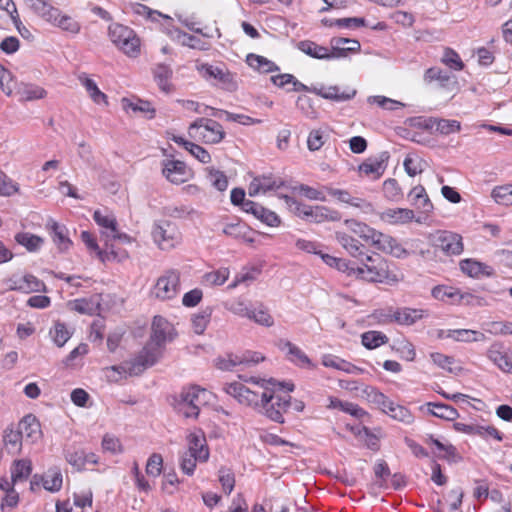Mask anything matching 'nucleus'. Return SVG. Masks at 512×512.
<instances>
[{
  "mask_svg": "<svg viewBox=\"0 0 512 512\" xmlns=\"http://www.w3.org/2000/svg\"><path fill=\"white\" fill-rule=\"evenodd\" d=\"M244 381L254 384L257 389L252 390L242 383L232 382L226 384L223 390L240 404L253 408L272 421L283 423V414L291 405V397L275 395L274 390L269 388V385H275V380L272 378L266 380L250 377Z\"/></svg>",
  "mask_w": 512,
  "mask_h": 512,
  "instance_id": "f257e3e1",
  "label": "nucleus"
},
{
  "mask_svg": "<svg viewBox=\"0 0 512 512\" xmlns=\"http://www.w3.org/2000/svg\"><path fill=\"white\" fill-rule=\"evenodd\" d=\"M150 341L130 362L129 373L141 374L145 369L153 366L162 354V346L174 339L176 333L171 322H152Z\"/></svg>",
  "mask_w": 512,
  "mask_h": 512,
  "instance_id": "f03ea898",
  "label": "nucleus"
},
{
  "mask_svg": "<svg viewBox=\"0 0 512 512\" xmlns=\"http://www.w3.org/2000/svg\"><path fill=\"white\" fill-rule=\"evenodd\" d=\"M287 208L296 216L313 223H323L326 221H339L341 215L338 211L326 206H310L297 201L288 195H281Z\"/></svg>",
  "mask_w": 512,
  "mask_h": 512,
  "instance_id": "7ed1b4c3",
  "label": "nucleus"
},
{
  "mask_svg": "<svg viewBox=\"0 0 512 512\" xmlns=\"http://www.w3.org/2000/svg\"><path fill=\"white\" fill-rule=\"evenodd\" d=\"M358 259L360 264L355 265L354 271L356 278L370 282H383L388 277V264L381 255L364 253Z\"/></svg>",
  "mask_w": 512,
  "mask_h": 512,
  "instance_id": "20e7f679",
  "label": "nucleus"
},
{
  "mask_svg": "<svg viewBox=\"0 0 512 512\" xmlns=\"http://www.w3.org/2000/svg\"><path fill=\"white\" fill-rule=\"evenodd\" d=\"M189 136L205 144H218L225 137L222 125L210 118H197L189 125Z\"/></svg>",
  "mask_w": 512,
  "mask_h": 512,
  "instance_id": "39448f33",
  "label": "nucleus"
},
{
  "mask_svg": "<svg viewBox=\"0 0 512 512\" xmlns=\"http://www.w3.org/2000/svg\"><path fill=\"white\" fill-rule=\"evenodd\" d=\"M154 244L162 251H170L182 242V234L178 226L167 220L156 221L151 229Z\"/></svg>",
  "mask_w": 512,
  "mask_h": 512,
  "instance_id": "423d86ee",
  "label": "nucleus"
},
{
  "mask_svg": "<svg viewBox=\"0 0 512 512\" xmlns=\"http://www.w3.org/2000/svg\"><path fill=\"white\" fill-rule=\"evenodd\" d=\"M200 75L207 81H215V85L228 92H234L238 88L236 75L230 72L224 65H210L201 63L197 65Z\"/></svg>",
  "mask_w": 512,
  "mask_h": 512,
  "instance_id": "0eeeda50",
  "label": "nucleus"
},
{
  "mask_svg": "<svg viewBox=\"0 0 512 512\" xmlns=\"http://www.w3.org/2000/svg\"><path fill=\"white\" fill-rule=\"evenodd\" d=\"M111 41L129 57H137L140 53V39L135 32L121 24H112L109 27Z\"/></svg>",
  "mask_w": 512,
  "mask_h": 512,
  "instance_id": "6e6552de",
  "label": "nucleus"
},
{
  "mask_svg": "<svg viewBox=\"0 0 512 512\" xmlns=\"http://www.w3.org/2000/svg\"><path fill=\"white\" fill-rule=\"evenodd\" d=\"M180 287L179 270L168 269L156 280L152 295L161 301L172 300L180 293Z\"/></svg>",
  "mask_w": 512,
  "mask_h": 512,
  "instance_id": "1a4fd4ad",
  "label": "nucleus"
},
{
  "mask_svg": "<svg viewBox=\"0 0 512 512\" xmlns=\"http://www.w3.org/2000/svg\"><path fill=\"white\" fill-rule=\"evenodd\" d=\"M432 246L447 256H458L464 250L463 238L460 234L440 230L430 236Z\"/></svg>",
  "mask_w": 512,
  "mask_h": 512,
  "instance_id": "9d476101",
  "label": "nucleus"
},
{
  "mask_svg": "<svg viewBox=\"0 0 512 512\" xmlns=\"http://www.w3.org/2000/svg\"><path fill=\"white\" fill-rule=\"evenodd\" d=\"M376 320H421L430 317L428 310L385 306L373 313Z\"/></svg>",
  "mask_w": 512,
  "mask_h": 512,
  "instance_id": "9b49d317",
  "label": "nucleus"
},
{
  "mask_svg": "<svg viewBox=\"0 0 512 512\" xmlns=\"http://www.w3.org/2000/svg\"><path fill=\"white\" fill-rule=\"evenodd\" d=\"M432 295L435 299L449 303L460 305H478L480 304L479 297L469 292L461 291L458 288L451 286H437L433 288Z\"/></svg>",
  "mask_w": 512,
  "mask_h": 512,
  "instance_id": "f8f14e48",
  "label": "nucleus"
},
{
  "mask_svg": "<svg viewBox=\"0 0 512 512\" xmlns=\"http://www.w3.org/2000/svg\"><path fill=\"white\" fill-rule=\"evenodd\" d=\"M228 309L234 315L241 318H248L249 320H268L271 317L267 307L259 301H232L228 304Z\"/></svg>",
  "mask_w": 512,
  "mask_h": 512,
  "instance_id": "ddd939ff",
  "label": "nucleus"
},
{
  "mask_svg": "<svg viewBox=\"0 0 512 512\" xmlns=\"http://www.w3.org/2000/svg\"><path fill=\"white\" fill-rule=\"evenodd\" d=\"M371 244L378 250L393 255L397 258H404L408 255L407 250L394 237L374 231L370 240Z\"/></svg>",
  "mask_w": 512,
  "mask_h": 512,
  "instance_id": "4468645a",
  "label": "nucleus"
},
{
  "mask_svg": "<svg viewBox=\"0 0 512 512\" xmlns=\"http://www.w3.org/2000/svg\"><path fill=\"white\" fill-rule=\"evenodd\" d=\"M6 287L23 293L41 292L46 288L44 282L32 274L13 275L6 281Z\"/></svg>",
  "mask_w": 512,
  "mask_h": 512,
  "instance_id": "2eb2a0df",
  "label": "nucleus"
},
{
  "mask_svg": "<svg viewBox=\"0 0 512 512\" xmlns=\"http://www.w3.org/2000/svg\"><path fill=\"white\" fill-rule=\"evenodd\" d=\"M162 174L173 184H182L188 180L189 176L185 163L179 160L163 161Z\"/></svg>",
  "mask_w": 512,
  "mask_h": 512,
  "instance_id": "dca6fc26",
  "label": "nucleus"
},
{
  "mask_svg": "<svg viewBox=\"0 0 512 512\" xmlns=\"http://www.w3.org/2000/svg\"><path fill=\"white\" fill-rule=\"evenodd\" d=\"M284 185V182L281 178L275 177L271 174L262 175L255 177L250 185H249V194L250 196H255L258 194H265L269 191L279 189Z\"/></svg>",
  "mask_w": 512,
  "mask_h": 512,
  "instance_id": "f3484780",
  "label": "nucleus"
},
{
  "mask_svg": "<svg viewBox=\"0 0 512 512\" xmlns=\"http://www.w3.org/2000/svg\"><path fill=\"white\" fill-rule=\"evenodd\" d=\"M46 227L50 232L53 243L61 252H66L72 247L73 242L69 238V231L64 224L51 219L47 222Z\"/></svg>",
  "mask_w": 512,
  "mask_h": 512,
  "instance_id": "a211bd4d",
  "label": "nucleus"
},
{
  "mask_svg": "<svg viewBox=\"0 0 512 512\" xmlns=\"http://www.w3.org/2000/svg\"><path fill=\"white\" fill-rule=\"evenodd\" d=\"M101 296L93 295L89 298H80L68 303L71 311H76L81 315L95 316L100 315L101 310Z\"/></svg>",
  "mask_w": 512,
  "mask_h": 512,
  "instance_id": "6ab92c4d",
  "label": "nucleus"
},
{
  "mask_svg": "<svg viewBox=\"0 0 512 512\" xmlns=\"http://www.w3.org/2000/svg\"><path fill=\"white\" fill-rule=\"evenodd\" d=\"M389 156L387 153H382L378 157L368 158L359 165V172L365 176L373 179L380 178L386 170L387 160Z\"/></svg>",
  "mask_w": 512,
  "mask_h": 512,
  "instance_id": "aec40b11",
  "label": "nucleus"
},
{
  "mask_svg": "<svg viewBox=\"0 0 512 512\" xmlns=\"http://www.w3.org/2000/svg\"><path fill=\"white\" fill-rule=\"evenodd\" d=\"M222 233L228 237L244 242L252 243L254 239L251 237L250 228L238 219L223 222Z\"/></svg>",
  "mask_w": 512,
  "mask_h": 512,
  "instance_id": "412c9836",
  "label": "nucleus"
},
{
  "mask_svg": "<svg viewBox=\"0 0 512 512\" xmlns=\"http://www.w3.org/2000/svg\"><path fill=\"white\" fill-rule=\"evenodd\" d=\"M313 90V93L324 98V99H327V100H331V101H335V102H345V101H348V100H351L352 98L355 97L357 91L356 89H347V90H344V91H341L340 90V87L339 86H324V85H320V86H317L316 89H312Z\"/></svg>",
  "mask_w": 512,
  "mask_h": 512,
  "instance_id": "4be33fe9",
  "label": "nucleus"
},
{
  "mask_svg": "<svg viewBox=\"0 0 512 512\" xmlns=\"http://www.w3.org/2000/svg\"><path fill=\"white\" fill-rule=\"evenodd\" d=\"M168 36L175 42L179 43L182 46H187L192 49H197L201 51L208 50V43L202 41L200 38L195 37L191 34H188L179 28H171L167 30Z\"/></svg>",
  "mask_w": 512,
  "mask_h": 512,
  "instance_id": "5701e85b",
  "label": "nucleus"
},
{
  "mask_svg": "<svg viewBox=\"0 0 512 512\" xmlns=\"http://www.w3.org/2000/svg\"><path fill=\"white\" fill-rule=\"evenodd\" d=\"M17 429L22 438L32 443L37 441L42 435L40 423L32 414L24 416L19 422Z\"/></svg>",
  "mask_w": 512,
  "mask_h": 512,
  "instance_id": "b1692460",
  "label": "nucleus"
},
{
  "mask_svg": "<svg viewBox=\"0 0 512 512\" xmlns=\"http://www.w3.org/2000/svg\"><path fill=\"white\" fill-rule=\"evenodd\" d=\"M15 95L20 102L43 99L47 92L44 88L33 83L19 82L15 86Z\"/></svg>",
  "mask_w": 512,
  "mask_h": 512,
  "instance_id": "393cba45",
  "label": "nucleus"
},
{
  "mask_svg": "<svg viewBox=\"0 0 512 512\" xmlns=\"http://www.w3.org/2000/svg\"><path fill=\"white\" fill-rule=\"evenodd\" d=\"M331 52L335 58L346 57L348 53H357L360 51V42L356 39L333 37L330 41Z\"/></svg>",
  "mask_w": 512,
  "mask_h": 512,
  "instance_id": "a878e982",
  "label": "nucleus"
},
{
  "mask_svg": "<svg viewBox=\"0 0 512 512\" xmlns=\"http://www.w3.org/2000/svg\"><path fill=\"white\" fill-rule=\"evenodd\" d=\"M414 212L408 208H388L381 212L380 219L390 225H403L414 219Z\"/></svg>",
  "mask_w": 512,
  "mask_h": 512,
  "instance_id": "bb28decb",
  "label": "nucleus"
},
{
  "mask_svg": "<svg viewBox=\"0 0 512 512\" xmlns=\"http://www.w3.org/2000/svg\"><path fill=\"white\" fill-rule=\"evenodd\" d=\"M277 346L279 347V349L286 352L287 358L294 364L300 367L312 366V363L308 356L292 342L280 339L277 342Z\"/></svg>",
  "mask_w": 512,
  "mask_h": 512,
  "instance_id": "cd10ccee",
  "label": "nucleus"
},
{
  "mask_svg": "<svg viewBox=\"0 0 512 512\" xmlns=\"http://www.w3.org/2000/svg\"><path fill=\"white\" fill-rule=\"evenodd\" d=\"M297 48L304 54L320 60L335 59V55L329 48L319 45L310 40H303L297 44Z\"/></svg>",
  "mask_w": 512,
  "mask_h": 512,
  "instance_id": "c85d7f7f",
  "label": "nucleus"
},
{
  "mask_svg": "<svg viewBox=\"0 0 512 512\" xmlns=\"http://www.w3.org/2000/svg\"><path fill=\"white\" fill-rule=\"evenodd\" d=\"M194 454L198 461L205 462L209 458V450L206 439L201 433H192L188 436V451Z\"/></svg>",
  "mask_w": 512,
  "mask_h": 512,
  "instance_id": "c756f323",
  "label": "nucleus"
},
{
  "mask_svg": "<svg viewBox=\"0 0 512 512\" xmlns=\"http://www.w3.org/2000/svg\"><path fill=\"white\" fill-rule=\"evenodd\" d=\"M80 84L85 88L89 97L95 104H108L107 96L97 86L96 82L90 78L86 73H80L77 76Z\"/></svg>",
  "mask_w": 512,
  "mask_h": 512,
  "instance_id": "7c9ffc66",
  "label": "nucleus"
},
{
  "mask_svg": "<svg viewBox=\"0 0 512 512\" xmlns=\"http://www.w3.org/2000/svg\"><path fill=\"white\" fill-rule=\"evenodd\" d=\"M31 8L44 20L52 25L61 16V11L44 0H31Z\"/></svg>",
  "mask_w": 512,
  "mask_h": 512,
  "instance_id": "2f4dec72",
  "label": "nucleus"
},
{
  "mask_svg": "<svg viewBox=\"0 0 512 512\" xmlns=\"http://www.w3.org/2000/svg\"><path fill=\"white\" fill-rule=\"evenodd\" d=\"M437 338H453L456 341L470 342V341H479L483 339L484 335L481 332L471 330V329H456V330H448L445 334L443 330H438L436 334Z\"/></svg>",
  "mask_w": 512,
  "mask_h": 512,
  "instance_id": "473e14b6",
  "label": "nucleus"
},
{
  "mask_svg": "<svg viewBox=\"0 0 512 512\" xmlns=\"http://www.w3.org/2000/svg\"><path fill=\"white\" fill-rule=\"evenodd\" d=\"M337 242L354 258H359L364 255V246L355 238L345 232L337 231L335 233Z\"/></svg>",
  "mask_w": 512,
  "mask_h": 512,
  "instance_id": "72a5a7b5",
  "label": "nucleus"
},
{
  "mask_svg": "<svg viewBox=\"0 0 512 512\" xmlns=\"http://www.w3.org/2000/svg\"><path fill=\"white\" fill-rule=\"evenodd\" d=\"M205 393L206 391L204 389H200L197 386H192L187 389H183L179 395L177 404L198 406L200 408V405H202L205 402Z\"/></svg>",
  "mask_w": 512,
  "mask_h": 512,
  "instance_id": "f704fd0d",
  "label": "nucleus"
},
{
  "mask_svg": "<svg viewBox=\"0 0 512 512\" xmlns=\"http://www.w3.org/2000/svg\"><path fill=\"white\" fill-rule=\"evenodd\" d=\"M488 358L503 372L512 373V353L492 346L488 350Z\"/></svg>",
  "mask_w": 512,
  "mask_h": 512,
  "instance_id": "c9c22d12",
  "label": "nucleus"
},
{
  "mask_svg": "<svg viewBox=\"0 0 512 512\" xmlns=\"http://www.w3.org/2000/svg\"><path fill=\"white\" fill-rule=\"evenodd\" d=\"M246 63L260 73H271L280 69L274 62L266 57L253 53L247 55Z\"/></svg>",
  "mask_w": 512,
  "mask_h": 512,
  "instance_id": "e433bc0d",
  "label": "nucleus"
},
{
  "mask_svg": "<svg viewBox=\"0 0 512 512\" xmlns=\"http://www.w3.org/2000/svg\"><path fill=\"white\" fill-rule=\"evenodd\" d=\"M460 269L470 277H480L481 275H490L492 273L490 266L473 259L460 261Z\"/></svg>",
  "mask_w": 512,
  "mask_h": 512,
  "instance_id": "4c0bfd02",
  "label": "nucleus"
},
{
  "mask_svg": "<svg viewBox=\"0 0 512 512\" xmlns=\"http://www.w3.org/2000/svg\"><path fill=\"white\" fill-rule=\"evenodd\" d=\"M411 204L421 209L423 212L428 213L433 209V205L425 191V188L421 185L415 186L409 193Z\"/></svg>",
  "mask_w": 512,
  "mask_h": 512,
  "instance_id": "58836bf2",
  "label": "nucleus"
},
{
  "mask_svg": "<svg viewBox=\"0 0 512 512\" xmlns=\"http://www.w3.org/2000/svg\"><path fill=\"white\" fill-rule=\"evenodd\" d=\"M383 412L389 415L394 420L402 422L406 425H409L414 421L413 414L406 407L396 404L391 400L389 401V404H387Z\"/></svg>",
  "mask_w": 512,
  "mask_h": 512,
  "instance_id": "ea45409f",
  "label": "nucleus"
},
{
  "mask_svg": "<svg viewBox=\"0 0 512 512\" xmlns=\"http://www.w3.org/2000/svg\"><path fill=\"white\" fill-rule=\"evenodd\" d=\"M32 472V463L27 459L15 460L11 466V479L13 483L26 480Z\"/></svg>",
  "mask_w": 512,
  "mask_h": 512,
  "instance_id": "a19ab883",
  "label": "nucleus"
},
{
  "mask_svg": "<svg viewBox=\"0 0 512 512\" xmlns=\"http://www.w3.org/2000/svg\"><path fill=\"white\" fill-rule=\"evenodd\" d=\"M22 436L19 433L18 429L14 430L12 428H7L3 434V442L6 450L10 454H16L21 451L22 448Z\"/></svg>",
  "mask_w": 512,
  "mask_h": 512,
  "instance_id": "79ce46f5",
  "label": "nucleus"
},
{
  "mask_svg": "<svg viewBox=\"0 0 512 512\" xmlns=\"http://www.w3.org/2000/svg\"><path fill=\"white\" fill-rule=\"evenodd\" d=\"M123 107L126 110H131L135 113H142L147 118L151 119L154 117L155 109L152 107L151 103L143 100L132 101L124 98L122 100Z\"/></svg>",
  "mask_w": 512,
  "mask_h": 512,
  "instance_id": "37998d69",
  "label": "nucleus"
},
{
  "mask_svg": "<svg viewBox=\"0 0 512 512\" xmlns=\"http://www.w3.org/2000/svg\"><path fill=\"white\" fill-rule=\"evenodd\" d=\"M15 241L24 246L29 252L38 251L43 245V239L37 235L28 233V232H20L15 235Z\"/></svg>",
  "mask_w": 512,
  "mask_h": 512,
  "instance_id": "c03bdc74",
  "label": "nucleus"
},
{
  "mask_svg": "<svg viewBox=\"0 0 512 512\" xmlns=\"http://www.w3.org/2000/svg\"><path fill=\"white\" fill-rule=\"evenodd\" d=\"M171 77L172 69L166 64H158L154 69V78L159 88L164 92H169L171 90Z\"/></svg>",
  "mask_w": 512,
  "mask_h": 512,
  "instance_id": "a18cd8bd",
  "label": "nucleus"
},
{
  "mask_svg": "<svg viewBox=\"0 0 512 512\" xmlns=\"http://www.w3.org/2000/svg\"><path fill=\"white\" fill-rule=\"evenodd\" d=\"M230 275L227 267H221L217 270L207 272L202 277V283L207 286H220L224 284Z\"/></svg>",
  "mask_w": 512,
  "mask_h": 512,
  "instance_id": "49530a36",
  "label": "nucleus"
},
{
  "mask_svg": "<svg viewBox=\"0 0 512 512\" xmlns=\"http://www.w3.org/2000/svg\"><path fill=\"white\" fill-rule=\"evenodd\" d=\"M362 395L370 403L375 404L382 411L386 408L387 404H389L390 401V399L387 396H385L382 392H380L373 386H365L362 389Z\"/></svg>",
  "mask_w": 512,
  "mask_h": 512,
  "instance_id": "de8ad7c7",
  "label": "nucleus"
},
{
  "mask_svg": "<svg viewBox=\"0 0 512 512\" xmlns=\"http://www.w3.org/2000/svg\"><path fill=\"white\" fill-rule=\"evenodd\" d=\"M427 406L431 407V409L429 410L431 414L438 418L452 421L458 417L457 410L450 405L429 402L427 403Z\"/></svg>",
  "mask_w": 512,
  "mask_h": 512,
  "instance_id": "09e8293b",
  "label": "nucleus"
},
{
  "mask_svg": "<svg viewBox=\"0 0 512 512\" xmlns=\"http://www.w3.org/2000/svg\"><path fill=\"white\" fill-rule=\"evenodd\" d=\"M41 482L46 490L50 492H57L62 487V474L59 469H51L41 477Z\"/></svg>",
  "mask_w": 512,
  "mask_h": 512,
  "instance_id": "8fccbe9b",
  "label": "nucleus"
},
{
  "mask_svg": "<svg viewBox=\"0 0 512 512\" xmlns=\"http://www.w3.org/2000/svg\"><path fill=\"white\" fill-rule=\"evenodd\" d=\"M344 225L346 228L353 232L354 234L358 235L360 238L370 241L373 237V233L375 231L374 228L369 227L365 223L356 221L354 219H349L344 221Z\"/></svg>",
  "mask_w": 512,
  "mask_h": 512,
  "instance_id": "3c124183",
  "label": "nucleus"
},
{
  "mask_svg": "<svg viewBox=\"0 0 512 512\" xmlns=\"http://www.w3.org/2000/svg\"><path fill=\"white\" fill-rule=\"evenodd\" d=\"M94 221L102 228L111 232L116 231L117 221L112 212L108 210H96L93 214Z\"/></svg>",
  "mask_w": 512,
  "mask_h": 512,
  "instance_id": "603ef678",
  "label": "nucleus"
},
{
  "mask_svg": "<svg viewBox=\"0 0 512 512\" xmlns=\"http://www.w3.org/2000/svg\"><path fill=\"white\" fill-rule=\"evenodd\" d=\"M451 79V76L446 71L438 67H431L425 71L424 81L427 84L438 82L440 87H446Z\"/></svg>",
  "mask_w": 512,
  "mask_h": 512,
  "instance_id": "864d4df0",
  "label": "nucleus"
},
{
  "mask_svg": "<svg viewBox=\"0 0 512 512\" xmlns=\"http://www.w3.org/2000/svg\"><path fill=\"white\" fill-rule=\"evenodd\" d=\"M322 363L326 367H332V368H335L338 370L345 371L347 373L355 374V373H360L362 371L360 368L356 367L355 365H353L349 362H346L345 360H342V359H339V358H336V357H333L330 355L324 356Z\"/></svg>",
  "mask_w": 512,
  "mask_h": 512,
  "instance_id": "5fc2aeb1",
  "label": "nucleus"
},
{
  "mask_svg": "<svg viewBox=\"0 0 512 512\" xmlns=\"http://www.w3.org/2000/svg\"><path fill=\"white\" fill-rule=\"evenodd\" d=\"M361 341L367 349H375L388 341L385 334L379 331H368L362 334Z\"/></svg>",
  "mask_w": 512,
  "mask_h": 512,
  "instance_id": "6e6d98bb",
  "label": "nucleus"
},
{
  "mask_svg": "<svg viewBox=\"0 0 512 512\" xmlns=\"http://www.w3.org/2000/svg\"><path fill=\"white\" fill-rule=\"evenodd\" d=\"M65 459L71 466H73L78 471L83 470L85 467V451L83 449H66Z\"/></svg>",
  "mask_w": 512,
  "mask_h": 512,
  "instance_id": "4d7b16f0",
  "label": "nucleus"
},
{
  "mask_svg": "<svg viewBox=\"0 0 512 512\" xmlns=\"http://www.w3.org/2000/svg\"><path fill=\"white\" fill-rule=\"evenodd\" d=\"M369 104H375L384 110L393 111L404 106L403 103L382 95H373L367 98Z\"/></svg>",
  "mask_w": 512,
  "mask_h": 512,
  "instance_id": "13d9d810",
  "label": "nucleus"
},
{
  "mask_svg": "<svg viewBox=\"0 0 512 512\" xmlns=\"http://www.w3.org/2000/svg\"><path fill=\"white\" fill-rule=\"evenodd\" d=\"M491 197L500 205H512V185L495 187L491 192Z\"/></svg>",
  "mask_w": 512,
  "mask_h": 512,
  "instance_id": "bf43d9fd",
  "label": "nucleus"
},
{
  "mask_svg": "<svg viewBox=\"0 0 512 512\" xmlns=\"http://www.w3.org/2000/svg\"><path fill=\"white\" fill-rule=\"evenodd\" d=\"M259 272L257 268H244L235 276L233 282L228 285V289H234L240 284H250L256 279Z\"/></svg>",
  "mask_w": 512,
  "mask_h": 512,
  "instance_id": "052dcab7",
  "label": "nucleus"
},
{
  "mask_svg": "<svg viewBox=\"0 0 512 512\" xmlns=\"http://www.w3.org/2000/svg\"><path fill=\"white\" fill-rule=\"evenodd\" d=\"M297 108L301 111V113L310 119L317 118V110L314 106V102L312 98L306 95H301L297 98L296 101Z\"/></svg>",
  "mask_w": 512,
  "mask_h": 512,
  "instance_id": "680f3d73",
  "label": "nucleus"
},
{
  "mask_svg": "<svg viewBox=\"0 0 512 512\" xmlns=\"http://www.w3.org/2000/svg\"><path fill=\"white\" fill-rule=\"evenodd\" d=\"M426 443L433 444L437 448L439 453L436 456L439 458L451 460L456 456V448L451 444H444L432 436L426 440Z\"/></svg>",
  "mask_w": 512,
  "mask_h": 512,
  "instance_id": "e2e57ef3",
  "label": "nucleus"
},
{
  "mask_svg": "<svg viewBox=\"0 0 512 512\" xmlns=\"http://www.w3.org/2000/svg\"><path fill=\"white\" fill-rule=\"evenodd\" d=\"M50 335L58 347L64 346L71 337V333L62 322H56L54 328L50 330Z\"/></svg>",
  "mask_w": 512,
  "mask_h": 512,
  "instance_id": "0e129e2a",
  "label": "nucleus"
},
{
  "mask_svg": "<svg viewBox=\"0 0 512 512\" xmlns=\"http://www.w3.org/2000/svg\"><path fill=\"white\" fill-rule=\"evenodd\" d=\"M243 364V359L237 354H227L224 357H218L215 365L220 370L231 371L237 365Z\"/></svg>",
  "mask_w": 512,
  "mask_h": 512,
  "instance_id": "69168bd1",
  "label": "nucleus"
},
{
  "mask_svg": "<svg viewBox=\"0 0 512 512\" xmlns=\"http://www.w3.org/2000/svg\"><path fill=\"white\" fill-rule=\"evenodd\" d=\"M19 192V185L0 171V196L9 197Z\"/></svg>",
  "mask_w": 512,
  "mask_h": 512,
  "instance_id": "338daca9",
  "label": "nucleus"
},
{
  "mask_svg": "<svg viewBox=\"0 0 512 512\" xmlns=\"http://www.w3.org/2000/svg\"><path fill=\"white\" fill-rule=\"evenodd\" d=\"M219 481L226 494H230L233 491L235 486V477L231 469L221 467L219 470Z\"/></svg>",
  "mask_w": 512,
  "mask_h": 512,
  "instance_id": "774afa93",
  "label": "nucleus"
}]
</instances>
